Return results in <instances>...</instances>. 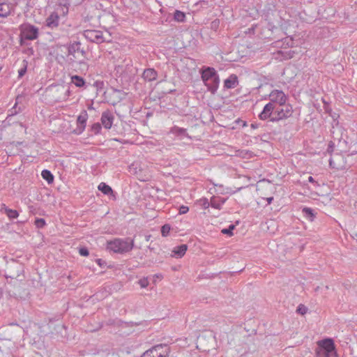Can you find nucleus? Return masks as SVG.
Segmentation results:
<instances>
[{
  "label": "nucleus",
  "instance_id": "nucleus-30",
  "mask_svg": "<svg viewBox=\"0 0 357 357\" xmlns=\"http://www.w3.org/2000/svg\"><path fill=\"white\" fill-rule=\"evenodd\" d=\"M45 224V220L43 218H37L35 220V225L37 228H43Z\"/></svg>",
  "mask_w": 357,
  "mask_h": 357
},
{
  "label": "nucleus",
  "instance_id": "nucleus-28",
  "mask_svg": "<svg viewBox=\"0 0 357 357\" xmlns=\"http://www.w3.org/2000/svg\"><path fill=\"white\" fill-rule=\"evenodd\" d=\"M141 288H146L149 286V282L148 278L144 277L137 282Z\"/></svg>",
  "mask_w": 357,
  "mask_h": 357
},
{
  "label": "nucleus",
  "instance_id": "nucleus-27",
  "mask_svg": "<svg viewBox=\"0 0 357 357\" xmlns=\"http://www.w3.org/2000/svg\"><path fill=\"white\" fill-rule=\"evenodd\" d=\"M171 230V227L169 225H164L161 228V234L162 236H167Z\"/></svg>",
  "mask_w": 357,
  "mask_h": 357
},
{
  "label": "nucleus",
  "instance_id": "nucleus-26",
  "mask_svg": "<svg viewBox=\"0 0 357 357\" xmlns=\"http://www.w3.org/2000/svg\"><path fill=\"white\" fill-rule=\"evenodd\" d=\"M80 43H76L72 44L68 48V52L70 54L75 53L76 51H78L79 49Z\"/></svg>",
  "mask_w": 357,
  "mask_h": 357
},
{
  "label": "nucleus",
  "instance_id": "nucleus-34",
  "mask_svg": "<svg viewBox=\"0 0 357 357\" xmlns=\"http://www.w3.org/2000/svg\"><path fill=\"white\" fill-rule=\"evenodd\" d=\"M92 130L96 134L99 133L101 130V125L99 123H94L92 126Z\"/></svg>",
  "mask_w": 357,
  "mask_h": 357
},
{
  "label": "nucleus",
  "instance_id": "nucleus-12",
  "mask_svg": "<svg viewBox=\"0 0 357 357\" xmlns=\"http://www.w3.org/2000/svg\"><path fill=\"white\" fill-rule=\"evenodd\" d=\"M59 22V16L56 12L52 13L46 19V25L51 29L57 27Z\"/></svg>",
  "mask_w": 357,
  "mask_h": 357
},
{
  "label": "nucleus",
  "instance_id": "nucleus-43",
  "mask_svg": "<svg viewBox=\"0 0 357 357\" xmlns=\"http://www.w3.org/2000/svg\"><path fill=\"white\" fill-rule=\"evenodd\" d=\"M70 95V89H67L65 92V97H68Z\"/></svg>",
  "mask_w": 357,
  "mask_h": 357
},
{
  "label": "nucleus",
  "instance_id": "nucleus-15",
  "mask_svg": "<svg viewBox=\"0 0 357 357\" xmlns=\"http://www.w3.org/2000/svg\"><path fill=\"white\" fill-rule=\"evenodd\" d=\"M158 75L157 72L153 68H147L144 70L142 74L143 78L148 82L153 81Z\"/></svg>",
  "mask_w": 357,
  "mask_h": 357
},
{
  "label": "nucleus",
  "instance_id": "nucleus-8",
  "mask_svg": "<svg viewBox=\"0 0 357 357\" xmlns=\"http://www.w3.org/2000/svg\"><path fill=\"white\" fill-rule=\"evenodd\" d=\"M317 347L321 348L323 350L333 355L336 354L334 342L331 338H326L322 340H319L317 342Z\"/></svg>",
  "mask_w": 357,
  "mask_h": 357
},
{
  "label": "nucleus",
  "instance_id": "nucleus-44",
  "mask_svg": "<svg viewBox=\"0 0 357 357\" xmlns=\"http://www.w3.org/2000/svg\"><path fill=\"white\" fill-rule=\"evenodd\" d=\"M95 84H96L97 86H100V85H102V84H103V82H102L96 81V82H95Z\"/></svg>",
  "mask_w": 357,
  "mask_h": 357
},
{
  "label": "nucleus",
  "instance_id": "nucleus-4",
  "mask_svg": "<svg viewBox=\"0 0 357 357\" xmlns=\"http://www.w3.org/2000/svg\"><path fill=\"white\" fill-rule=\"evenodd\" d=\"M292 114V106L289 104L284 103V105L282 106L275 107L271 116L268 119H270L271 122H278L281 120L289 118Z\"/></svg>",
  "mask_w": 357,
  "mask_h": 357
},
{
  "label": "nucleus",
  "instance_id": "nucleus-47",
  "mask_svg": "<svg viewBox=\"0 0 357 357\" xmlns=\"http://www.w3.org/2000/svg\"><path fill=\"white\" fill-rule=\"evenodd\" d=\"M330 166H332V160H330Z\"/></svg>",
  "mask_w": 357,
  "mask_h": 357
},
{
  "label": "nucleus",
  "instance_id": "nucleus-10",
  "mask_svg": "<svg viewBox=\"0 0 357 357\" xmlns=\"http://www.w3.org/2000/svg\"><path fill=\"white\" fill-rule=\"evenodd\" d=\"M15 6L13 3L3 1L0 3V17L6 18L14 12Z\"/></svg>",
  "mask_w": 357,
  "mask_h": 357
},
{
  "label": "nucleus",
  "instance_id": "nucleus-45",
  "mask_svg": "<svg viewBox=\"0 0 357 357\" xmlns=\"http://www.w3.org/2000/svg\"><path fill=\"white\" fill-rule=\"evenodd\" d=\"M64 9H65L66 10H63V14H66V13H68V8H63V10H64Z\"/></svg>",
  "mask_w": 357,
  "mask_h": 357
},
{
  "label": "nucleus",
  "instance_id": "nucleus-3",
  "mask_svg": "<svg viewBox=\"0 0 357 357\" xmlns=\"http://www.w3.org/2000/svg\"><path fill=\"white\" fill-rule=\"evenodd\" d=\"M134 247V240L130 238H114L108 241L107 243V249L115 253H126L132 250Z\"/></svg>",
  "mask_w": 357,
  "mask_h": 357
},
{
  "label": "nucleus",
  "instance_id": "nucleus-16",
  "mask_svg": "<svg viewBox=\"0 0 357 357\" xmlns=\"http://www.w3.org/2000/svg\"><path fill=\"white\" fill-rule=\"evenodd\" d=\"M1 211L6 213L10 220L16 219L19 216V213L17 211L11 209L7 207L5 204L2 205Z\"/></svg>",
  "mask_w": 357,
  "mask_h": 357
},
{
  "label": "nucleus",
  "instance_id": "nucleus-46",
  "mask_svg": "<svg viewBox=\"0 0 357 357\" xmlns=\"http://www.w3.org/2000/svg\"><path fill=\"white\" fill-rule=\"evenodd\" d=\"M242 126H243V127H245V126H247V123H246V121H242Z\"/></svg>",
  "mask_w": 357,
  "mask_h": 357
},
{
  "label": "nucleus",
  "instance_id": "nucleus-18",
  "mask_svg": "<svg viewBox=\"0 0 357 357\" xmlns=\"http://www.w3.org/2000/svg\"><path fill=\"white\" fill-rule=\"evenodd\" d=\"M211 183L214 185V186H217L219 188V191L218 192L220 194H222V195H224V194H234L236 192H237V190H231V188H227V187H225L222 184H216L214 182H212L211 181ZM241 188H238V191L240 190Z\"/></svg>",
  "mask_w": 357,
  "mask_h": 357
},
{
  "label": "nucleus",
  "instance_id": "nucleus-38",
  "mask_svg": "<svg viewBox=\"0 0 357 357\" xmlns=\"http://www.w3.org/2000/svg\"><path fill=\"white\" fill-rule=\"evenodd\" d=\"M259 125H260L259 123H251L250 127L252 129H257L259 127Z\"/></svg>",
  "mask_w": 357,
  "mask_h": 357
},
{
  "label": "nucleus",
  "instance_id": "nucleus-31",
  "mask_svg": "<svg viewBox=\"0 0 357 357\" xmlns=\"http://www.w3.org/2000/svg\"><path fill=\"white\" fill-rule=\"evenodd\" d=\"M211 29H213L214 31H217L220 26V20L216 19L211 22Z\"/></svg>",
  "mask_w": 357,
  "mask_h": 357
},
{
  "label": "nucleus",
  "instance_id": "nucleus-37",
  "mask_svg": "<svg viewBox=\"0 0 357 357\" xmlns=\"http://www.w3.org/2000/svg\"><path fill=\"white\" fill-rule=\"evenodd\" d=\"M204 208H208L209 206H211V201L208 202V200L207 199H203V204H202Z\"/></svg>",
  "mask_w": 357,
  "mask_h": 357
},
{
  "label": "nucleus",
  "instance_id": "nucleus-40",
  "mask_svg": "<svg viewBox=\"0 0 357 357\" xmlns=\"http://www.w3.org/2000/svg\"><path fill=\"white\" fill-rule=\"evenodd\" d=\"M333 144L332 142H331L328 145V152H332L333 151Z\"/></svg>",
  "mask_w": 357,
  "mask_h": 357
},
{
  "label": "nucleus",
  "instance_id": "nucleus-36",
  "mask_svg": "<svg viewBox=\"0 0 357 357\" xmlns=\"http://www.w3.org/2000/svg\"><path fill=\"white\" fill-rule=\"evenodd\" d=\"M26 72V64H25L23 68H20L18 70L19 77H22L25 74Z\"/></svg>",
  "mask_w": 357,
  "mask_h": 357
},
{
  "label": "nucleus",
  "instance_id": "nucleus-19",
  "mask_svg": "<svg viewBox=\"0 0 357 357\" xmlns=\"http://www.w3.org/2000/svg\"><path fill=\"white\" fill-rule=\"evenodd\" d=\"M71 83L77 87H83L85 85V80L83 77L79 75L71 76Z\"/></svg>",
  "mask_w": 357,
  "mask_h": 357
},
{
  "label": "nucleus",
  "instance_id": "nucleus-33",
  "mask_svg": "<svg viewBox=\"0 0 357 357\" xmlns=\"http://www.w3.org/2000/svg\"><path fill=\"white\" fill-rule=\"evenodd\" d=\"M79 253L81 256L87 257L89 255L88 249L85 247H82L79 249Z\"/></svg>",
  "mask_w": 357,
  "mask_h": 357
},
{
  "label": "nucleus",
  "instance_id": "nucleus-11",
  "mask_svg": "<svg viewBox=\"0 0 357 357\" xmlns=\"http://www.w3.org/2000/svg\"><path fill=\"white\" fill-rule=\"evenodd\" d=\"M169 133L174 135L179 139H183L185 137L188 139L191 138L188 134L187 130L185 128H180L176 126H174L170 128Z\"/></svg>",
  "mask_w": 357,
  "mask_h": 357
},
{
  "label": "nucleus",
  "instance_id": "nucleus-41",
  "mask_svg": "<svg viewBox=\"0 0 357 357\" xmlns=\"http://www.w3.org/2000/svg\"><path fill=\"white\" fill-rule=\"evenodd\" d=\"M96 262L100 266H102L103 264H105V262L101 259H98Z\"/></svg>",
  "mask_w": 357,
  "mask_h": 357
},
{
  "label": "nucleus",
  "instance_id": "nucleus-22",
  "mask_svg": "<svg viewBox=\"0 0 357 357\" xmlns=\"http://www.w3.org/2000/svg\"><path fill=\"white\" fill-rule=\"evenodd\" d=\"M174 20L178 22H184L185 21V14L181 10H176L174 13Z\"/></svg>",
  "mask_w": 357,
  "mask_h": 357
},
{
  "label": "nucleus",
  "instance_id": "nucleus-24",
  "mask_svg": "<svg viewBox=\"0 0 357 357\" xmlns=\"http://www.w3.org/2000/svg\"><path fill=\"white\" fill-rule=\"evenodd\" d=\"M87 120V114L85 112L84 114H81L77 117V123L79 124L83 128H85Z\"/></svg>",
  "mask_w": 357,
  "mask_h": 357
},
{
  "label": "nucleus",
  "instance_id": "nucleus-14",
  "mask_svg": "<svg viewBox=\"0 0 357 357\" xmlns=\"http://www.w3.org/2000/svg\"><path fill=\"white\" fill-rule=\"evenodd\" d=\"M188 246L185 244L178 245L172 250V256L176 258H181L186 252Z\"/></svg>",
  "mask_w": 357,
  "mask_h": 357
},
{
  "label": "nucleus",
  "instance_id": "nucleus-32",
  "mask_svg": "<svg viewBox=\"0 0 357 357\" xmlns=\"http://www.w3.org/2000/svg\"><path fill=\"white\" fill-rule=\"evenodd\" d=\"M307 311V308L304 305L302 304H300L297 308V312L303 315L306 314Z\"/></svg>",
  "mask_w": 357,
  "mask_h": 357
},
{
  "label": "nucleus",
  "instance_id": "nucleus-48",
  "mask_svg": "<svg viewBox=\"0 0 357 357\" xmlns=\"http://www.w3.org/2000/svg\"><path fill=\"white\" fill-rule=\"evenodd\" d=\"M319 290V287H317L315 289V291H318Z\"/></svg>",
  "mask_w": 357,
  "mask_h": 357
},
{
  "label": "nucleus",
  "instance_id": "nucleus-42",
  "mask_svg": "<svg viewBox=\"0 0 357 357\" xmlns=\"http://www.w3.org/2000/svg\"><path fill=\"white\" fill-rule=\"evenodd\" d=\"M266 199L267 201L268 204H271L273 200V197H267Z\"/></svg>",
  "mask_w": 357,
  "mask_h": 357
},
{
  "label": "nucleus",
  "instance_id": "nucleus-5",
  "mask_svg": "<svg viewBox=\"0 0 357 357\" xmlns=\"http://www.w3.org/2000/svg\"><path fill=\"white\" fill-rule=\"evenodd\" d=\"M170 349L167 344H160L146 351L142 357H169Z\"/></svg>",
  "mask_w": 357,
  "mask_h": 357
},
{
  "label": "nucleus",
  "instance_id": "nucleus-29",
  "mask_svg": "<svg viewBox=\"0 0 357 357\" xmlns=\"http://www.w3.org/2000/svg\"><path fill=\"white\" fill-rule=\"evenodd\" d=\"M235 226L234 225H230L228 228L223 229L222 230V233L225 234H227L229 236L233 235V230L234 229Z\"/></svg>",
  "mask_w": 357,
  "mask_h": 357
},
{
  "label": "nucleus",
  "instance_id": "nucleus-7",
  "mask_svg": "<svg viewBox=\"0 0 357 357\" xmlns=\"http://www.w3.org/2000/svg\"><path fill=\"white\" fill-rule=\"evenodd\" d=\"M84 38L90 42L96 43H102L105 42V38L102 32L99 30H85L83 33Z\"/></svg>",
  "mask_w": 357,
  "mask_h": 357
},
{
  "label": "nucleus",
  "instance_id": "nucleus-6",
  "mask_svg": "<svg viewBox=\"0 0 357 357\" xmlns=\"http://www.w3.org/2000/svg\"><path fill=\"white\" fill-rule=\"evenodd\" d=\"M20 36L25 40H33L38 37V29L29 23L23 24L20 27Z\"/></svg>",
  "mask_w": 357,
  "mask_h": 357
},
{
  "label": "nucleus",
  "instance_id": "nucleus-39",
  "mask_svg": "<svg viewBox=\"0 0 357 357\" xmlns=\"http://www.w3.org/2000/svg\"><path fill=\"white\" fill-rule=\"evenodd\" d=\"M307 180L310 183H315L316 185H318L317 182L315 181V180L314 179V178L312 176H309Z\"/></svg>",
  "mask_w": 357,
  "mask_h": 357
},
{
  "label": "nucleus",
  "instance_id": "nucleus-35",
  "mask_svg": "<svg viewBox=\"0 0 357 357\" xmlns=\"http://www.w3.org/2000/svg\"><path fill=\"white\" fill-rule=\"evenodd\" d=\"M189 211V208L186 206H181L179 208L178 213L179 214H185Z\"/></svg>",
  "mask_w": 357,
  "mask_h": 357
},
{
  "label": "nucleus",
  "instance_id": "nucleus-1",
  "mask_svg": "<svg viewBox=\"0 0 357 357\" xmlns=\"http://www.w3.org/2000/svg\"><path fill=\"white\" fill-rule=\"evenodd\" d=\"M268 99L269 102L265 105L259 114V119L262 121H265L271 116L275 107L284 105L288 97L282 90L274 89L269 93Z\"/></svg>",
  "mask_w": 357,
  "mask_h": 357
},
{
  "label": "nucleus",
  "instance_id": "nucleus-2",
  "mask_svg": "<svg viewBox=\"0 0 357 357\" xmlns=\"http://www.w3.org/2000/svg\"><path fill=\"white\" fill-rule=\"evenodd\" d=\"M201 77L208 90L215 94L220 84L219 75L215 69L212 67H203L201 70Z\"/></svg>",
  "mask_w": 357,
  "mask_h": 357
},
{
  "label": "nucleus",
  "instance_id": "nucleus-13",
  "mask_svg": "<svg viewBox=\"0 0 357 357\" xmlns=\"http://www.w3.org/2000/svg\"><path fill=\"white\" fill-rule=\"evenodd\" d=\"M238 84V77L235 75H231L224 82V87L226 89H234Z\"/></svg>",
  "mask_w": 357,
  "mask_h": 357
},
{
  "label": "nucleus",
  "instance_id": "nucleus-17",
  "mask_svg": "<svg viewBox=\"0 0 357 357\" xmlns=\"http://www.w3.org/2000/svg\"><path fill=\"white\" fill-rule=\"evenodd\" d=\"M225 202H226V199L216 197L215 196H213L211 198V206L215 209L220 210L222 208V206L225 203Z\"/></svg>",
  "mask_w": 357,
  "mask_h": 357
},
{
  "label": "nucleus",
  "instance_id": "nucleus-21",
  "mask_svg": "<svg viewBox=\"0 0 357 357\" xmlns=\"http://www.w3.org/2000/svg\"><path fill=\"white\" fill-rule=\"evenodd\" d=\"M41 176L44 180H45L48 184H51L54 181V175L48 169H43L41 172Z\"/></svg>",
  "mask_w": 357,
  "mask_h": 357
},
{
  "label": "nucleus",
  "instance_id": "nucleus-9",
  "mask_svg": "<svg viewBox=\"0 0 357 357\" xmlns=\"http://www.w3.org/2000/svg\"><path fill=\"white\" fill-rule=\"evenodd\" d=\"M114 120V116L111 111L106 110L102 113L100 121L105 129L109 130L112 128Z\"/></svg>",
  "mask_w": 357,
  "mask_h": 357
},
{
  "label": "nucleus",
  "instance_id": "nucleus-23",
  "mask_svg": "<svg viewBox=\"0 0 357 357\" xmlns=\"http://www.w3.org/2000/svg\"><path fill=\"white\" fill-rule=\"evenodd\" d=\"M303 213L304 216L310 221H312L314 218V213L313 210L310 208L305 207L303 208Z\"/></svg>",
  "mask_w": 357,
  "mask_h": 357
},
{
  "label": "nucleus",
  "instance_id": "nucleus-25",
  "mask_svg": "<svg viewBox=\"0 0 357 357\" xmlns=\"http://www.w3.org/2000/svg\"><path fill=\"white\" fill-rule=\"evenodd\" d=\"M333 354L317 347L316 349V357H331Z\"/></svg>",
  "mask_w": 357,
  "mask_h": 357
},
{
  "label": "nucleus",
  "instance_id": "nucleus-20",
  "mask_svg": "<svg viewBox=\"0 0 357 357\" xmlns=\"http://www.w3.org/2000/svg\"><path fill=\"white\" fill-rule=\"evenodd\" d=\"M98 189L101 191L104 195H109L113 193V190L112 188L106 184L105 183H100L98 186Z\"/></svg>",
  "mask_w": 357,
  "mask_h": 357
}]
</instances>
